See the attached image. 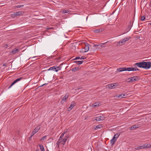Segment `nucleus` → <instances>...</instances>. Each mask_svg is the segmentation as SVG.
Instances as JSON below:
<instances>
[{"mask_svg":"<svg viewBox=\"0 0 151 151\" xmlns=\"http://www.w3.org/2000/svg\"><path fill=\"white\" fill-rule=\"evenodd\" d=\"M134 66L146 69H148L151 67V63L150 62H142L136 63Z\"/></svg>","mask_w":151,"mask_h":151,"instance_id":"nucleus-1","label":"nucleus"},{"mask_svg":"<svg viewBox=\"0 0 151 151\" xmlns=\"http://www.w3.org/2000/svg\"><path fill=\"white\" fill-rule=\"evenodd\" d=\"M136 69L133 67H122L120 68L117 69V70L119 72H122L124 71H136L139 70L136 67Z\"/></svg>","mask_w":151,"mask_h":151,"instance_id":"nucleus-2","label":"nucleus"},{"mask_svg":"<svg viewBox=\"0 0 151 151\" xmlns=\"http://www.w3.org/2000/svg\"><path fill=\"white\" fill-rule=\"evenodd\" d=\"M61 68V66L60 65L57 67V66H55L51 67H50L48 70H53L55 72H58L59 70H60Z\"/></svg>","mask_w":151,"mask_h":151,"instance_id":"nucleus-3","label":"nucleus"},{"mask_svg":"<svg viewBox=\"0 0 151 151\" xmlns=\"http://www.w3.org/2000/svg\"><path fill=\"white\" fill-rule=\"evenodd\" d=\"M106 43H101L99 45H94L93 47H94L95 50H96L97 49H101L103 47V45L104 44H105Z\"/></svg>","mask_w":151,"mask_h":151,"instance_id":"nucleus-4","label":"nucleus"},{"mask_svg":"<svg viewBox=\"0 0 151 151\" xmlns=\"http://www.w3.org/2000/svg\"><path fill=\"white\" fill-rule=\"evenodd\" d=\"M118 86L117 83H115L114 84H109L108 85V88L110 89H112L117 87Z\"/></svg>","mask_w":151,"mask_h":151,"instance_id":"nucleus-5","label":"nucleus"},{"mask_svg":"<svg viewBox=\"0 0 151 151\" xmlns=\"http://www.w3.org/2000/svg\"><path fill=\"white\" fill-rule=\"evenodd\" d=\"M40 126H37L32 131L31 133L32 136H33L36 133L38 132V130L40 129Z\"/></svg>","mask_w":151,"mask_h":151,"instance_id":"nucleus-6","label":"nucleus"},{"mask_svg":"<svg viewBox=\"0 0 151 151\" xmlns=\"http://www.w3.org/2000/svg\"><path fill=\"white\" fill-rule=\"evenodd\" d=\"M23 13V12L22 11H20L18 12H16V13H14L13 14H12V16L13 17H15L17 16L22 15Z\"/></svg>","mask_w":151,"mask_h":151,"instance_id":"nucleus-7","label":"nucleus"},{"mask_svg":"<svg viewBox=\"0 0 151 151\" xmlns=\"http://www.w3.org/2000/svg\"><path fill=\"white\" fill-rule=\"evenodd\" d=\"M22 78V77L18 78L15 80L11 84V85L8 88H10L12 86L14 85L15 83L18 81H20Z\"/></svg>","mask_w":151,"mask_h":151,"instance_id":"nucleus-8","label":"nucleus"},{"mask_svg":"<svg viewBox=\"0 0 151 151\" xmlns=\"http://www.w3.org/2000/svg\"><path fill=\"white\" fill-rule=\"evenodd\" d=\"M129 79H130V81L133 82L139 80V78L138 76H134L131 77Z\"/></svg>","mask_w":151,"mask_h":151,"instance_id":"nucleus-9","label":"nucleus"},{"mask_svg":"<svg viewBox=\"0 0 151 151\" xmlns=\"http://www.w3.org/2000/svg\"><path fill=\"white\" fill-rule=\"evenodd\" d=\"M69 95L68 94L67 95V94H66V95L63 98L61 101H60V103H61V104H63L64 101H67V99Z\"/></svg>","mask_w":151,"mask_h":151,"instance_id":"nucleus-10","label":"nucleus"},{"mask_svg":"<svg viewBox=\"0 0 151 151\" xmlns=\"http://www.w3.org/2000/svg\"><path fill=\"white\" fill-rule=\"evenodd\" d=\"M85 47H84V49L85 50L84 51V52H87L89 50V44L87 43H85Z\"/></svg>","mask_w":151,"mask_h":151,"instance_id":"nucleus-11","label":"nucleus"},{"mask_svg":"<svg viewBox=\"0 0 151 151\" xmlns=\"http://www.w3.org/2000/svg\"><path fill=\"white\" fill-rule=\"evenodd\" d=\"M139 127L138 125H132V126L129 127L130 130H133L136 128H138Z\"/></svg>","mask_w":151,"mask_h":151,"instance_id":"nucleus-12","label":"nucleus"},{"mask_svg":"<svg viewBox=\"0 0 151 151\" xmlns=\"http://www.w3.org/2000/svg\"><path fill=\"white\" fill-rule=\"evenodd\" d=\"M19 51V49L17 48H15L11 52L13 54H14L18 52Z\"/></svg>","mask_w":151,"mask_h":151,"instance_id":"nucleus-13","label":"nucleus"},{"mask_svg":"<svg viewBox=\"0 0 151 151\" xmlns=\"http://www.w3.org/2000/svg\"><path fill=\"white\" fill-rule=\"evenodd\" d=\"M68 137H65L63 139V140H61V142H62V144L63 145H64L67 140Z\"/></svg>","mask_w":151,"mask_h":151,"instance_id":"nucleus-14","label":"nucleus"},{"mask_svg":"<svg viewBox=\"0 0 151 151\" xmlns=\"http://www.w3.org/2000/svg\"><path fill=\"white\" fill-rule=\"evenodd\" d=\"M76 103L75 102L73 101L72 102V103L70 106L69 107V108L71 110L74 107V106L75 105Z\"/></svg>","mask_w":151,"mask_h":151,"instance_id":"nucleus-15","label":"nucleus"},{"mask_svg":"<svg viewBox=\"0 0 151 151\" xmlns=\"http://www.w3.org/2000/svg\"><path fill=\"white\" fill-rule=\"evenodd\" d=\"M129 38L128 37H125L124 39H123L122 40V42L123 44H124V43L127 40H128L129 39Z\"/></svg>","mask_w":151,"mask_h":151,"instance_id":"nucleus-16","label":"nucleus"},{"mask_svg":"<svg viewBox=\"0 0 151 151\" xmlns=\"http://www.w3.org/2000/svg\"><path fill=\"white\" fill-rule=\"evenodd\" d=\"M83 62V60L81 61H75L74 62L77 63L78 65H81Z\"/></svg>","mask_w":151,"mask_h":151,"instance_id":"nucleus-17","label":"nucleus"},{"mask_svg":"<svg viewBox=\"0 0 151 151\" xmlns=\"http://www.w3.org/2000/svg\"><path fill=\"white\" fill-rule=\"evenodd\" d=\"M92 106H94L95 108L99 106V103L98 102L95 103L93 104Z\"/></svg>","mask_w":151,"mask_h":151,"instance_id":"nucleus-18","label":"nucleus"},{"mask_svg":"<svg viewBox=\"0 0 151 151\" xmlns=\"http://www.w3.org/2000/svg\"><path fill=\"white\" fill-rule=\"evenodd\" d=\"M133 22L132 23V21H130L128 26V28L130 29L132 26Z\"/></svg>","mask_w":151,"mask_h":151,"instance_id":"nucleus-19","label":"nucleus"},{"mask_svg":"<svg viewBox=\"0 0 151 151\" xmlns=\"http://www.w3.org/2000/svg\"><path fill=\"white\" fill-rule=\"evenodd\" d=\"M102 127V126L101 124H99L96 126L95 128L94 129L95 130L97 129H100Z\"/></svg>","mask_w":151,"mask_h":151,"instance_id":"nucleus-20","label":"nucleus"},{"mask_svg":"<svg viewBox=\"0 0 151 151\" xmlns=\"http://www.w3.org/2000/svg\"><path fill=\"white\" fill-rule=\"evenodd\" d=\"M60 142H61V141L60 140V139H59L56 143V146L58 148H59V145Z\"/></svg>","mask_w":151,"mask_h":151,"instance_id":"nucleus-21","label":"nucleus"},{"mask_svg":"<svg viewBox=\"0 0 151 151\" xmlns=\"http://www.w3.org/2000/svg\"><path fill=\"white\" fill-rule=\"evenodd\" d=\"M119 135V134L118 133H117L114 135V137H113V138H114V139H116H116L118 137Z\"/></svg>","mask_w":151,"mask_h":151,"instance_id":"nucleus-22","label":"nucleus"},{"mask_svg":"<svg viewBox=\"0 0 151 151\" xmlns=\"http://www.w3.org/2000/svg\"><path fill=\"white\" fill-rule=\"evenodd\" d=\"M102 31V29H97L94 30V32L96 33H99V32H100Z\"/></svg>","mask_w":151,"mask_h":151,"instance_id":"nucleus-23","label":"nucleus"},{"mask_svg":"<svg viewBox=\"0 0 151 151\" xmlns=\"http://www.w3.org/2000/svg\"><path fill=\"white\" fill-rule=\"evenodd\" d=\"M123 44L122 43V41H119V42H117V43H116V45L118 46H121Z\"/></svg>","mask_w":151,"mask_h":151,"instance_id":"nucleus-24","label":"nucleus"},{"mask_svg":"<svg viewBox=\"0 0 151 151\" xmlns=\"http://www.w3.org/2000/svg\"><path fill=\"white\" fill-rule=\"evenodd\" d=\"M116 141V139H114V138H113L112 139L110 140L111 143L112 145H113L114 144V142H115Z\"/></svg>","mask_w":151,"mask_h":151,"instance_id":"nucleus-25","label":"nucleus"},{"mask_svg":"<svg viewBox=\"0 0 151 151\" xmlns=\"http://www.w3.org/2000/svg\"><path fill=\"white\" fill-rule=\"evenodd\" d=\"M79 69V68L78 67H76L72 68L71 70L72 71L75 72L76 70H78Z\"/></svg>","mask_w":151,"mask_h":151,"instance_id":"nucleus-26","label":"nucleus"},{"mask_svg":"<svg viewBox=\"0 0 151 151\" xmlns=\"http://www.w3.org/2000/svg\"><path fill=\"white\" fill-rule=\"evenodd\" d=\"M39 147H40V149L41 150V151H44V148L43 147V145H39Z\"/></svg>","mask_w":151,"mask_h":151,"instance_id":"nucleus-27","label":"nucleus"},{"mask_svg":"<svg viewBox=\"0 0 151 151\" xmlns=\"http://www.w3.org/2000/svg\"><path fill=\"white\" fill-rule=\"evenodd\" d=\"M145 148H150L151 147V145L150 144H145Z\"/></svg>","mask_w":151,"mask_h":151,"instance_id":"nucleus-28","label":"nucleus"},{"mask_svg":"<svg viewBox=\"0 0 151 151\" xmlns=\"http://www.w3.org/2000/svg\"><path fill=\"white\" fill-rule=\"evenodd\" d=\"M125 95L124 94H123V93L121 94H120L119 95H116V98H119V97H121V98H122V97L123 96H125Z\"/></svg>","mask_w":151,"mask_h":151,"instance_id":"nucleus-29","label":"nucleus"},{"mask_svg":"<svg viewBox=\"0 0 151 151\" xmlns=\"http://www.w3.org/2000/svg\"><path fill=\"white\" fill-rule=\"evenodd\" d=\"M95 120L96 121H100L101 120V118L100 116H97L96 117Z\"/></svg>","mask_w":151,"mask_h":151,"instance_id":"nucleus-30","label":"nucleus"},{"mask_svg":"<svg viewBox=\"0 0 151 151\" xmlns=\"http://www.w3.org/2000/svg\"><path fill=\"white\" fill-rule=\"evenodd\" d=\"M65 134V132H64L62 134H61V135L60 137V138H59V139H60V140H61V139H62V138H63Z\"/></svg>","mask_w":151,"mask_h":151,"instance_id":"nucleus-31","label":"nucleus"},{"mask_svg":"<svg viewBox=\"0 0 151 151\" xmlns=\"http://www.w3.org/2000/svg\"><path fill=\"white\" fill-rule=\"evenodd\" d=\"M46 138H47V136H46V135H45V136H44L43 137H42L41 139H40V140L41 141H43L45 139H46Z\"/></svg>","mask_w":151,"mask_h":151,"instance_id":"nucleus-32","label":"nucleus"},{"mask_svg":"<svg viewBox=\"0 0 151 151\" xmlns=\"http://www.w3.org/2000/svg\"><path fill=\"white\" fill-rule=\"evenodd\" d=\"M140 149H144L145 148V144L144 145L139 146Z\"/></svg>","mask_w":151,"mask_h":151,"instance_id":"nucleus-33","label":"nucleus"},{"mask_svg":"<svg viewBox=\"0 0 151 151\" xmlns=\"http://www.w3.org/2000/svg\"><path fill=\"white\" fill-rule=\"evenodd\" d=\"M145 19V16H141L140 17V19L142 21L144 20Z\"/></svg>","mask_w":151,"mask_h":151,"instance_id":"nucleus-34","label":"nucleus"},{"mask_svg":"<svg viewBox=\"0 0 151 151\" xmlns=\"http://www.w3.org/2000/svg\"><path fill=\"white\" fill-rule=\"evenodd\" d=\"M24 6V5H18V6H17V8H20V7H22Z\"/></svg>","mask_w":151,"mask_h":151,"instance_id":"nucleus-35","label":"nucleus"},{"mask_svg":"<svg viewBox=\"0 0 151 151\" xmlns=\"http://www.w3.org/2000/svg\"><path fill=\"white\" fill-rule=\"evenodd\" d=\"M101 118V120H104L105 119V117L104 116H100Z\"/></svg>","mask_w":151,"mask_h":151,"instance_id":"nucleus-36","label":"nucleus"},{"mask_svg":"<svg viewBox=\"0 0 151 151\" xmlns=\"http://www.w3.org/2000/svg\"><path fill=\"white\" fill-rule=\"evenodd\" d=\"M80 57L78 56L76 57L75 58L73 59V60H75L80 59Z\"/></svg>","mask_w":151,"mask_h":151,"instance_id":"nucleus-37","label":"nucleus"},{"mask_svg":"<svg viewBox=\"0 0 151 151\" xmlns=\"http://www.w3.org/2000/svg\"><path fill=\"white\" fill-rule=\"evenodd\" d=\"M130 30V29H129L128 28H127L125 30V32H129Z\"/></svg>","mask_w":151,"mask_h":151,"instance_id":"nucleus-38","label":"nucleus"},{"mask_svg":"<svg viewBox=\"0 0 151 151\" xmlns=\"http://www.w3.org/2000/svg\"><path fill=\"white\" fill-rule=\"evenodd\" d=\"M130 30V29H129L128 28H127L125 30V32H129Z\"/></svg>","mask_w":151,"mask_h":151,"instance_id":"nucleus-39","label":"nucleus"},{"mask_svg":"<svg viewBox=\"0 0 151 151\" xmlns=\"http://www.w3.org/2000/svg\"><path fill=\"white\" fill-rule=\"evenodd\" d=\"M32 136H32V134H31V136L28 138L29 140L30 141L31 140V138H32Z\"/></svg>","mask_w":151,"mask_h":151,"instance_id":"nucleus-40","label":"nucleus"},{"mask_svg":"<svg viewBox=\"0 0 151 151\" xmlns=\"http://www.w3.org/2000/svg\"><path fill=\"white\" fill-rule=\"evenodd\" d=\"M140 147L139 146V147H136L135 148V149L136 150H139V149H140Z\"/></svg>","mask_w":151,"mask_h":151,"instance_id":"nucleus-41","label":"nucleus"},{"mask_svg":"<svg viewBox=\"0 0 151 151\" xmlns=\"http://www.w3.org/2000/svg\"><path fill=\"white\" fill-rule=\"evenodd\" d=\"M86 58H84V57L83 56H82V57H81L80 58V59H86Z\"/></svg>","mask_w":151,"mask_h":151,"instance_id":"nucleus-42","label":"nucleus"},{"mask_svg":"<svg viewBox=\"0 0 151 151\" xmlns=\"http://www.w3.org/2000/svg\"><path fill=\"white\" fill-rule=\"evenodd\" d=\"M46 84H47V83H45V84H43V85H42L40 86V87H42L43 86H44V85H46Z\"/></svg>","mask_w":151,"mask_h":151,"instance_id":"nucleus-43","label":"nucleus"},{"mask_svg":"<svg viewBox=\"0 0 151 151\" xmlns=\"http://www.w3.org/2000/svg\"><path fill=\"white\" fill-rule=\"evenodd\" d=\"M68 131V129H65L64 131V132H65V133L67 132Z\"/></svg>","mask_w":151,"mask_h":151,"instance_id":"nucleus-44","label":"nucleus"},{"mask_svg":"<svg viewBox=\"0 0 151 151\" xmlns=\"http://www.w3.org/2000/svg\"><path fill=\"white\" fill-rule=\"evenodd\" d=\"M7 65V63H4L3 64V66H6Z\"/></svg>","mask_w":151,"mask_h":151,"instance_id":"nucleus-45","label":"nucleus"},{"mask_svg":"<svg viewBox=\"0 0 151 151\" xmlns=\"http://www.w3.org/2000/svg\"><path fill=\"white\" fill-rule=\"evenodd\" d=\"M63 12L64 13H67V11L66 10H65L63 11Z\"/></svg>","mask_w":151,"mask_h":151,"instance_id":"nucleus-46","label":"nucleus"},{"mask_svg":"<svg viewBox=\"0 0 151 151\" xmlns=\"http://www.w3.org/2000/svg\"><path fill=\"white\" fill-rule=\"evenodd\" d=\"M81 88H77V89H76V90H79V89H80Z\"/></svg>","mask_w":151,"mask_h":151,"instance_id":"nucleus-47","label":"nucleus"},{"mask_svg":"<svg viewBox=\"0 0 151 151\" xmlns=\"http://www.w3.org/2000/svg\"><path fill=\"white\" fill-rule=\"evenodd\" d=\"M91 52H93V51H94V50H91Z\"/></svg>","mask_w":151,"mask_h":151,"instance_id":"nucleus-48","label":"nucleus"},{"mask_svg":"<svg viewBox=\"0 0 151 151\" xmlns=\"http://www.w3.org/2000/svg\"><path fill=\"white\" fill-rule=\"evenodd\" d=\"M149 24H150V25H151V23H149Z\"/></svg>","mask_w":151,"mask_h":151,"instance_id":"nucleus-49","label":"nucleus"},{"mask_svg":"<svg viewBox=\"0 0 151 151\" xmlns=\"http://www.w3.org/2000/svg\"><path fill=\"white\" fill-rule=\"evenodd\" d=\"M47 29H50V28H48Z\"/></svg>","mask_w":151,"mask_h":151,"instance_id":"nucleus-50","label":"nucleus"},{"mask_svg":"<svg viewBox=\"0 0 151 151\" xmlns=\"http://www.w3.org/2000/svg\"><path fill=\"white\" fill-rule=\"evenodd\" d=\"M36 151H38V150H36Z\"/></svg>","mask_w":151,"mask_h":151,"instance_id":"nucleus-51","label":"nucleus"}]
</instances>
